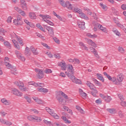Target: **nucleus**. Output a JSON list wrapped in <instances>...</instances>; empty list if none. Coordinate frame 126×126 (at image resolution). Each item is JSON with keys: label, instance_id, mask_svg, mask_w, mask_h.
Segmentation results:
<instances>
[{"label": "nucleus", "instance_id": "obj_62", "mask_svg": "<svg viewBox=\"0 0 126 126\" xmlns=\"http://www.w3.org/2000/svg\"><path fill=\"white\" fill-rule=\"evenodd\" d=\"M31 112H33L34 114H36L38 115L39 114V111L37 110L36 109H35L34 108H32L31 109Z\"/></svg>", "mask_w": 126, "mask_h": 126}, {"label": "nucleus", "instance_id": "obj_6", "mask_svg": "<svg viewBox=\"0 0 126 126\" xmlns=\"http://www.w3.org/2000/svg\"><path fill=\"white\" fill-rule=\"evenodd\" d=\"M62 96H63V97ZM56 98L58 102H59L60 104H63L65 103V100L63 99V98H64L65 99L68 98V97H67V95L65 94L64 93H63V92H62L61 94H58L56 96Z\"/></svg>", "mask_w": 126, "mask_h": 126}, {"label": "nucleus", "instance_id": "obj_22", "mask_svg": "<svg viewBox=\"0 0 126 126\" xmlns=\"http://www.w3.org/2000/svg\"><path fill=\"white\" fill-rule=\"evenodd\" d=\"M37 91L41 93H48L49 90L45 88H37Z\"/></svg>", "mask_w": 126, "mask_h": 126}, {"label": "nucleus", "instance_id": "obj_61", "mask_svg": "<svg viewBox=\"0 0 126 126\" xmlns=\"http://www.w3.org/2000/svg\"><path fill=\"white\" fill-rule=\"evenodd\" d=\"M92 16L95 20H97L98 19V16H97V14L95 13H93Z\"/></svg>", "mask_w": 126, "mask_h": 126}, {"label": "nucleus", "instance_id": "obj_3", "mask_svg": "<svg viewBox=\"0 0 126 126\" xmlns=\"http://www.w3.org/2000/svg\"><path fill=\"white\" fill-rule=\"evenodd\" d=\"M103 74L106 76V77H107L109 80H110V81H112L113 82V83H114V84H116V85H120V83L123 82V81H124V79L125 78V75H124V74L122 73L118 74L117 75V79L115 77H112L106 72H104Z\"/></svg>", "mask_w": 126, "mask_h": 126}, {"label": "nucleus", "instance_id": "obj_36", "mask_svg": "<svg viewBox=\"0 0 126 126\" xmlns=\"http://www.w3.org/2000/svg\"><path fill=\"white\" fill-rule=\"evenodd\" d=\"M4 63L6 67L8 68V69H11V68L13 67V66H12V65H11V64L8 62H6Z\"/></svg>", "mask_w": 126, "mask_h": 126}, {"label": "nucleus", "instance_id": "obj_11", "mask_svg": "<svg viewBox=\"0 0 126 126\" xmlns=\"http://www.w3.org/2000/svg\"><path fill=\"white\" fill-rule=\"evenodd\" d=\"M15 53L17 58H18L19 60L22 62H25V61H26V59L20 52L16 50Z\"/></svg>", "mask_w": 126, "mask_h": 126}, {"label": "nucleus", "instance_id": "obj_12", "mask_svg": "<svg viewBox=\"0 0 126 126\" xmlns=\"http://www.w3.org/2000/svg\"><path fill=\"white\" fill-rule=\"evenodd\" d=\"M77 13L79 14V16L82 19H85V20H89V17H88V16H87L85 13H83L82 10L80 9L78 11Z\"/></svg>", "mask_w": 126, "mask_h": 126}, {"label": "nucleus", "instance_id": "obj_50", "mask_svg": "<svg viewBox=\"0 0 126 126\" xmlns=\"http://www.w3.org/2000/svg\"><path fill=\"white\" fill-rule=\"evenodd\" d=\"M45 73H46V74H50L53 72V71L51 69H46L44 70Z\"/></svg>", "mask_w": 126, "mask_h": 126}, {"label": "nucleus", "instance_id": "obj_52", "mask_svg": "<svg viewBox=\"0 0 126 126\" xmlns=\"http://www.w3.org/2000/svg\"><path fill=\"white\" fill-rule=\"evenodd\" d=\"M11 69V72L12 73V74H17V72H16V69L15 68H13L12 67V68L10 69Z\"/></svg>", "mask_w": 126, "mask_h": 126}, {"label": "nucleus", "instance_id": "obj_28", "mask_svg": "<svg viewBox=\"0 0 126 126\" xmlns=\"http://www.w3.org/2000/svg\"><path fill=\"white\" fill-rule=\"evenodd\" d=\"M42 122L44 125H46V126H53V124H52V122L48 121V119H43L42 120Z\"/></svg>", "mask_w": 126, "mask_h": 126}, {"label": "nucleus", "instance_id": "obj_45", "mask_svg": "<svg viewBox=\"0 0 126 126\" xmlns=\"http://www.w3.org/2000/svg\"><path fill=\"white\" fill-rule=\"evenodd\" d=\"M58 1L62 6L63 7H65V2L63 0H58Z\"/></svg>", "mask_w": 126, "mask_h": 126}, {"label": "nucleus", "instance_id": "obj_8", "mask_svg": "<svg viewBox=\"0 0 126 126\" xmlns=\"http://www.w3.org/2000/svg\"><path fill=\"white\" fill-rule=\"evenodd\" d=\"M44 28H45L46 30L48 31V34L50 37H53V36L55 35V31L54 28L50 26H47L46 25H43Z\"/></svg>", "mask_w": 126, "mask_h": 126}, {"label": "nucleus", "instance_id": "obj_13", "mask_svg": "<svg viewBox=\"0 0 126 126\" xmlns=\"http://www.w3.org/2000/svg\"><path fill=\"white\" fill-rule=\"evenodd\" d=\"M34 70L35 72L37 73V76L38 78L42 79V78H44V72L43 71V70L39 68H35Z\"/></svg>", "mask_w": 126, "mask_h": 126}, {"label": "nucleus", "instance_id": "obj_46", "mask_svg": "<svg viewBox=\"0 0 126 126\" xmlns=\"http://www.w3.org/2000/svg\"><path fill=\"white\" fill-rule=\"evenodd\" d=\"M14 9L15 11H17L18 13H19V12L22 10V9L20 8L18 6H15L14 7Z\"/></svg>", "mask_w": 126, "mask_h": 126}, {"label": "nucleus", "instance_id": "obj_34", "mask_svg": "<svg viewBox=\"0 0 126 126\" xmlns=\"http://www.w3.org/2000/svg\"><path fill=\"white\" fill-rule=\"evenodd\" d=\"M79 94H80L81 96L82 97V98H85L87 96V94L86 93H84L83 91L81 89L79 90Z\"/></svg>", "mask_w": 126, "mask_h": 126}, {"label": "nucleus", "instance_id": "obj_53", "mask_svg": "<svg viewBox=\"0 0 126 126\" xmlns=\"http://www.w3.org/2000/svg\"><path fill=\"white\" fill-rule=\"evenodd\" d=\"M45 55L49 57V58H53V54H52V53L50 51H47L45 52Z\"/></svg>", "mask_w": 126, "mask_h": 126}, {"label": "nucleus", "instance_id": "obj_35", "mask_svg": "<svg viewBox=\"0 0 126 126\" xmlns=\"http://www.w3.org/2000/svg\"><path fill=\"white\" fill-rule=\"evenodd\" d=\"M31 50L33 53V55H38V53L37 51V48H34L33 46L31 47Z\"/></svg>", "mask_w": 126, "mask_h": 126}, {"label": "nucleus", "instance_id": "obj_26", "mask_svg": "<svg viewBox=\"0 0 126 126\" xmlns=\"http://www.w3.org/2000/svg\"><path fill=\"white\" fill-rule=\"evenodd\" d=\"M106 111L110 113V114H111V115H114L117 113V110L114 108L111 109V108H107L106 109Z\"/></svg>", "mask_w": 126, "mask_h": 126}, {"label": "nucleus", "instance_id": "obj_19", "mask_svg": "<svg viewBox=\"0 0 126 126\" xmlns=\"http://www.w3.org/2000/svg\"><path fill=\"white\" fill-rule=\"evenodd\" d=\"M98 27L101 32L105 33V34H108L109 31H108V29L106 28V27H103L101 25H98Z\"/></svg>", "mask_w": 126, "mask_h": 126}, {"label": "nucleus", "instance_id": "obj_39", "mask_svg": "<svg viewBox=\"0 0 126 126\" xmlns=\"http://www.w3.org/2000/svg\"><path fill=\"white\" fill-rule=\"evenodd\" d=\"M3 45H5L7 48H9V49L11 48V44H10V43L7 41H4L3 42Z\"/></svg>", "mask_w": 126, "mask_h": 126}, {"label": "nucleus", "instance_id": "obj_16", "mask_svg": "<svg viewBox=\"0 0 126 126\" xmlns=\"http://www.w3.org/2000/svg\"><path fill=\"white\" fill-rule=\"evenodd\" d=\"M0 101L3 105H4V106H10V105L11 104L10 101L5 98H1Z\"/></svg>", "mask_w": 126, "mask_h": 126}, {"label": "nucleus", "instance_id": "obj_29", "mask_svg": "<svg viewBox=\"0 0 126 126\" xmlns=\"http://www.w3.org/2000/svg\"><path fill=\"white\" fill-rule=\"evenodd\" d=\"M112 32H114L115 35L118 37H121V33L119 32V31L117 29L113 28L112 29Z\"/></svg>", "mask_w": 126, "mask_h": 126}, {"label": "nucleus", "instance_id": "obj_41", "mask_svg": "<svg viewBox=\"0 0 126 126\" xmlns=\"http://www.w3.org/2000/svg\"><path fill=\"white\" fill-rule=\"evenodd\" d=\"M100 6L102 8V9L104 10V11H106V10H108V7L105 4H103V3H100Z\"/></svg>", "mask_w": 126, "mask_h": 126}, {"label": "nucleus", "instance_id": "obj_59", "mask_svg": "<svg viewBox=\"0 0 126 126\" xmlns=\"http://www.w3.org/2000/svg\"><path fill=\"white\" fill-rule=\"evenodd\" d=\"M115 23L117 24L118 27H120L122 29H123L125 27L123 25L121 24L119 22H115Z\"/></svg>", "mask_w": 126, "mask_h": 126}, {"label": "nucleus", "instance_id": "obj_55", "mask_svg": "<svg viewBox=\"0 0 126 126\" xmlns=\"http://www.w3.org/2000/svg\"><path fill=\"white\" fill-rule=\"evenodd\" d=\"M0 115L1 116V117H5V116H6V115H7V113L6 112H4V111L1 110L0 112Z\"/></svg>", "mask_w": 126, "mask_h": 126}, {"label": "nucleus", "instance_id": "obj_37", "mask_svg": "<svg viewBox=\"0 0 126 126\" xmlns=\"http://www.w3.org/2000/svg\"><path fill=\"white\" fill-rule=\"evenodd\" d=\"M45 111H46L47 113H49L50 115H52V114L54 112V110L48 107H45Z\"/></svg>", "mask_w": 126, "mask_h": 126}, {"label": "nucleus", "instance_id": "obj_10", "mask_svg": "<svg viewBox=\"0 0 126 126\" xmlns=\"http://www.w3.org/2000/svg\"><path fill=\"white\" fill-rule=\"evenodd\" d=\"M58 65L61 67V69L62 70H67V66H68L69 64H68L67 66H66V63H65V62L62 61L58 63ZM70 65H71V64H70Z\"/></svg>", "mask_w": 126, "mask_h": 126}, {"label": "nucleus", "instance_id": "obj_60", "mask_svg": "<svg viewBox=\"0 0 126 126\" xmlns=\"http://www.w3.org/2000/svg\"><path fill=\"white\" fill-rule=\"evenodd\" d=\"M28 85H33L34 86V87H36V86L37 85V83H35V82H29Z\"/></svg>", "mask_w": 126, "mask_h": 126}, {"label": "nucleus", "instance_id": "obj_18", "mask_svg": "<svg viewBox=\"0 0 126 126\" xmlns=\"http://www.w3.org/2000/svg\"><path fill=\"white\" fill-rule=\"evenodd\" d=\"M85 40L89 45H90L92 47H94V48H97V44H96V43L92 40L88 38H85Z\"/></svg>", "mask_w": 126, "mask_h": 126}, {"label": "nucleus", "instance_id": "obj_27", "mask_svg": "<svg viewBox=\"0 0 126 126\" xmlns=\"http://www.w3.org/2000/svg\"><path fill=\"white\" fill-rule=\"evenodd\" d=\"M36 26L38 29H40L42 32H44V33H46V30H45V28H43V27L39 23H37L36 25Z\"/></svg>", "mask_w": 126, "mask_h": 126}, {"label": "nucleus", "instance_id": "obj_15", "mask_svg": "<svg viewBox=\"0 0 126 126\" xmlns=\"http://www.w3.org/2000/svg\"><path fill=\"white\" fill-rule=\"evenodd\" d=\"M32 99L36 102V103L38 104V105H44V104H45L44 100H41L38 97H32Z\"/></svg>", "mask_w": 126, "mask_h": 126}, {"label": "nucleus", "instance_id": "obj_4", "mask_svg": "<svg viewBox=\"0 0 126 126\" xmlns=\"http://www.w3.org/2000/svg\"><path fill=\"white\" fill-rule=\"evenodd\" d=\"M15 85L17 86L22 92H28L29 88L24 85V83L21 81H16L14 82Z\"/></svg>", "mask_w": 126, "mask_h": 126}, {"label": "nucleus", "instance_id": "obj_25", "mask_svg": "<svg viewBox=\"0 0 126 126\" xmlns=\"http://www.w3.org/2000/svg\"><path fill=\"white\" fill-rule=\"evenodd\" d=\"M2 124H3V125H5L6 126H12V122L7 121L4 119L2 120Z\"/></svg>", "mask_w": 126, "mask_h": 126}, {"label": "nucleus", "instance_id": "obj_31", "mask_svg": "<svg viewBox=\"0 0 126 126\" xmlns=\"http://www.w3.org/2000/svg\"><path fill=\"white\" fill-rule=\"evenodd\" d=\"M62 120H63V121L64 123H65V124H71V121L70 120H68V119L66 118V117H65L64 116H62Z\"/></svg>", "mask_w": 126, "mask_h": 126}, {"label": "nucleus", "instance_id": "obj_48", "mask_svg": "<svg viewBox=\"0 0 126 126\" xmlns=\"http://www.w3.org/2000/svg\"><path fill=\"white\" fill-rule=\"evenodd\" d=\"M35 87H45V84L42 83H36V85L35 86Z\"/></svg>", "mask_w": 126, "mask_h": 126}, {"label": "nucleus", "instance_id": "obj_5", "mask_svg": "<svg viewBox=\"0 0 126 126\" xmlns=\"http://www.w3.org/2000/svg\"><path fill=\"white\" fill-rule=\"evenodd\" d=\"M39 16L42 19V21H44V22H46L50 26H55V24L53 22L49 20V19H52L51 16L49 15H39Z\"/></svg>", "mask_w": 126, "mask_h": 126}, {"label": "nucleus", "instance_id": "obj_7", "mask_svg": "<svg viewBox=\"0 0 126 126\" xmlns=\"http://www.w3.org/2000/svg\"><path fill=\"white\" fill-rule=\"evenodd\" d=\"M24 22L22 20V17L21 15H18L16 16V18L13 20V24L15 26H21V25H23Z\"/></svg>", "mask_w": 126, "mask_h": 126}, {"label": "nucleus", "instance_id": "obj_42", "mask_svg": "<svg viewBox=\"0 0 126 126\" xmlns=\"http://www.w3.org/2000/svg\"><path fill=\"white\" fill-rule=\"evenodd\" d=\"M25 54L26 55V56H30V55H31V52H30V50H29V48L28 47H27L26 48Z\"/></svg>", "mask_w": 126, "mask_h": 126}, {"label": "nucleus", "instance_id": "obj_9", "mask_svg": "<svg viewBox=\"0 0 126 126\" xmlns=\"http://www.w3.org/2000/svg\"><path fill=\"white\" fill-rule=\"evenodd\" d=\"M11 93L17 97H22L23 96V93L15 88L11 89Z\"/></svg>", "mask_w": 126, "mask_h": 126}, {"label": "nucleus", "instance_id": "obj_20", "mask_svg": "<svg viewBox=\"0 0 126 126\" xmlns=\"http://www.w3.org/2000/svg\"><path fill=\"white\" fill-rule=\"evenodd\" d=\"M78 26L80 29H85V22L78 21L77 22Z\"/></svg>", "mask_w": 126, "mask_h": 126}, {"label": "nucleus", "instance_id": "obj_64", "mask_svg": "<svg viewBox=\"0 0 126 126\" xmlns=\"http://www.w3.org/2000/svg\"><path fill=\"white\" fill-rule=\"evenodd\" d=\"M121 8L123 9V10H126V4H123L121 5Z\"/></svg>", "mask_w": 126, "mask_h": 126}, {"label": "nucleus", "instance_id": "obj_17", "mask_svg": "<svg viewBox=\"0 0 126 126\" xmlns=\"http://www.w3.org/2000/svg\"><path fill=\"white\" fill-rule=\"evenodd\" d=\"M65 7H66V8L68 9V10H72V9H73V8L74 7L73 5L70 3V2L69 1H66L65 2Z\"/></svg>", "mask_w": 126, "mask_h": 126}, {"label": "nucleus", "instance_id": "obj_21", "mask_svg": "<svg viewBox=\"0 0 126 126\" xmlns=\"http://www.w3.org/2000/svg\"><path fill=\"white\" fill-rule=\"evenodd\" d=\"M92 90L91 94L94 97H96L97 96V94L98 93V91L96 89V87H94V88H92L91 89Z\"/></svg>", "mask_w": 126, "mask_h": 126}, {"label": "nucleus", "instance_id": "obj_63", "mask_svg": "<svg viewBox=\"0 0 126 126\" xmlns=\"http://www.w3.org/2000/svg\"><path fill=\"white\" fill-rule=\"evenodd\" d=\"M74 63H75L76 64H79V63H80V61L76 58H75L74 59Z\"/></svg>", "mask_w": 126, "mask_h": 126}, {"label": "nucleus", "instance_id": "obj_44", "mask_svg": "<svg viewBox=\"0 0 126 126\" xmlns=\"http://www.w3.org/2000/svg\"><path fill=\"white\" fill-rule=\"evenodd\" d=\"M86 84L88 86H89V87H90V88H91V89H92V88L95 87V86H94L93 84L91 83V82L89 81H87L86 82Z\"/></svg>", "mask_w": 126, "mask_h": 126}, {"label": "nucleus", "instance_id": "obj_33", "mask_svg": "<svg viewBox=\"0 0 126 126\" xmlns=\"http://www.w3.org/2000/svg\"><path fill=\"white\" fill-rule=\"evenodd\" d=\"M92 53L94 54V57H96V60H99L100 59V56H99V54H98V52H97V50L95 49L94 50Z\"/></svg>", "mask_w": 126, "mask_h": 126}, {"label": "nucleus", "instance_id": "obj_14", "mask_svg": "<svg viewBox=\"0 0 126 126\" xmlns=\"http://www.w3.org/2000/svg\"><path fill=\"white\" fill-rule=\"evenodd\" d=\"M20 6L23 10H28V6H27L26 0H20Z\"/></svg>", "mask_w": 126, "mask_h": 126}, {"label": "nucleus", "instance_id": "obj_1", "mask_svg": "<svg viewBox=\"0 0 126 126\" xmlns=\"http://www.w3.org/2000/svg\"><path fill=\"white\" fill-rule=\"evenodd\" d=\"M65 74L67 75L68 78L71 80L73 83L75 84L81 85L82 84V81L81 80L76 78L73 73H74V69L72 65H68L67 68V71L65 72Z\"/></svg>", "mask_w": 126, "mask_h": 126}, {"label": "nucleus", "instance_id": "obj_47", "mask_svg": "<svg viewBox=\"0 0 126 126\" xmlns=\"http://www.w3.org/2000/svg\"><path fill=\"white\" fill-rule=\"evenodd\" d=\"M12 16H9L7 18L6 22L8 23L9 24L11 23L12 20Z\"/></svg>", "mask_w": 126, "mask_h": 126}, {"label": "nucleus", "instance_id": "obj_38", "mask_svg": "<svg viewBox=\"0 0 126 126\" xmlns=\"http://www.w3.org/2000/svg\"><path fill=\"white\" fill-rule=\"evenodd\" d=\"M76 110L79 111V112H80V113H81V114H85V111H84V110H83V109H82V108H81V107H80V106H76Z\"/></svg>", "mask_w": 126, "mask_h": 126}, {"label": "nucleus", "instance_id": "obj_2", "mask_svg": "<svg viewBox=\"0 0 126 126\" xmlns=\"http://www.w3.org/2000/svg\"><path fill=\"white\" fill-rule=\"evenodd\" d=\"M10 36L13 39L12 42L13 44L14 47L17 50H20V46H24V42H23V39L21 37H19L14 32H12L10 34Z\"/></svg>", "mask_w": 126, "mask_h": 126}, {"label": "nucleus", "instance_id": "obj_49", "mask_svg": "<svg viewBox=\"0 0 126 126\" xmlns=\"http://www.w3.org/2000/svg\"><path fill=\"white\" fill-rule=\"evenodd\" d=\"M104 100L106 102H111L112 101V97L110 96L106 95Z\"/></svg>", "mask_w": 126, "mask_h": 126}, {"label": "nucleus", "instance_id": "obj_56", "mask_svg": "<svg viewBox=\"0 0 126 126\" xmlns=\"http://www.w3.org/2000/svg\"><path fill=\"white\" fill-rule=\"evenodd\" d=\"M118 51H119L120 53H121L122 54H124V53H125V49H124V48L122 47H119Z\"/></svg>", "mask_w": 126, "mask_h": 126}, {"label": "nucleus", "instance_id": "obj_54", "mask_svg": "<svg viewBox=\"0 0 126 126\" xmlns=\"http://www.w3.org/2000/svg\"><path fill=\"white\" fill-rule=\"evenodd\" d=\"M41 45L44 47V48H46V49H47V50H50V49H51V47L48 45V44H47L46 43H42Z\"/></svg>", "mask_w": 126, "mask_h": 126}, {"label": "nucleus", "instance_id": "obj_43", "mask_svg": "<svg viewBox=\"0 0 126 126\" xmlns=\"http://www.w3.org/2000/svg\"><path fill=\"white\" fill-rule=\"evenodd\" d=\"M19 13L21 14L22 16H23V17H26V16H27V14H26V12L23 10H21Z\"/></svg>", "mask_w": 126, "mask_h": 126}, {"label": "nucleus", "instance_id": "obj_51", "mask_svg": "<svg viewBox=\"0 0 126 126\" xmlns=\"http://www.w3.org/2000/svg\"><path fill=\"white\" fill-rule=\"evenodd\" d=\"M53 40L54 41V42L55 43H56V44H61V40H60V39H59V38L54 37H53Z\"/></svg>", "mask_w": 126, "mask_h": 126}, {"label": "nucleus", "instance_id": "obj_24", "mask_svg": "<svg viewBox=\"0 0 126 126\" xmlns=\"http://www.w3.org/2000/svg\"><path fill=\"white\" fill-rule=\"evenodd\" d=\"M96 77L98 80H100V81H101V82H105V78H104V77H103V75L100 73H97L96 74Z\"/></svg>", "mask_w": 126, "mask_h": 126}, {"label": "nucleus", "instance_id": "obj_23", "mask_svg": "<svg viewBox=\"0 0 126 126\" xmlns=\"http://www.w3.org/2000/svg\"><path fill=\"white\" fill-rule=\"evenodd\" d=\"M29 17L31 19H32V20H35L37 18V16H36V14L34 12L29 13Z\"/></svg>", "mask_w": 126, "mask_h": 126}, {"label": "nucleus", "instance_id": "obj_32", "mask_svg": "<svg viewBox=\"0 0 126 126\" xmlns=\"http://www.w3.org/2000/svg\"><path fill=\"white\" fill-rule=\"evenodd\" d=\"M51 116H52L54 119H55V120H60V116L55 113V111H53V112L51 113Z\"/></svg>", "mask_w": 126, "mask_h": 126}, {"label": "nucleus", "instance_id": "obj_30", "mask_svg": "<svg viewBox=\"0 0 126 126\" xmlns=\"http://www.w3.org/2000/svg\"><path fill=\"white\" fill-rule=\"evenodd\" d=\"M27 119L30 122H34L35 121V115H29L27 116Z\"/></svg>", "mask_w": 126, "mask_h": 126}, {"label": "nucleus", "instance_id": "obj_58", "mask_svg": "<svg viewBox=\"0 0 126 126\" xmlns=\"http://www.w3.org/2000/svg\"><path fill=\"white\" fill-rule=\"evenodd\" d=\"M0 35H3V36H4V33H6V31H5L4 29H0Z\"/></svg>", "mask_w": 126, "mask_h": 126}, {"label": "nucleus", "instance_id": "obj_40", "mask_svg": "<svg viewBox=\"0 0 126 126\" xmlns=\"http://www.w3.org/2000/svg\"><path fill=\"white\" fill-rule=\"evenodd\" d=\"M34 121L36 122H37V123H40V122H42V118L41 117H39L38 116H35L34 117Z\"/></svg>", "mask_w": 126, "mask_h": 126}, {"label": "nucleus", "instance_id": "obj_57", "mask_svg": "<svg viewBox=\"0 0 126 126\" xmlns=\"http://www.w3.org/2000/svg\"><path fill=\"white\" fill-rule=\"evenodd\" d=\"M25 98L26 99L27 102H28L30 104H31V103H32V101L31 100V98L28 96H26L25 97Z\"/></svg>", "mask_w": 126, "mask_h": 126}]
</instances>
